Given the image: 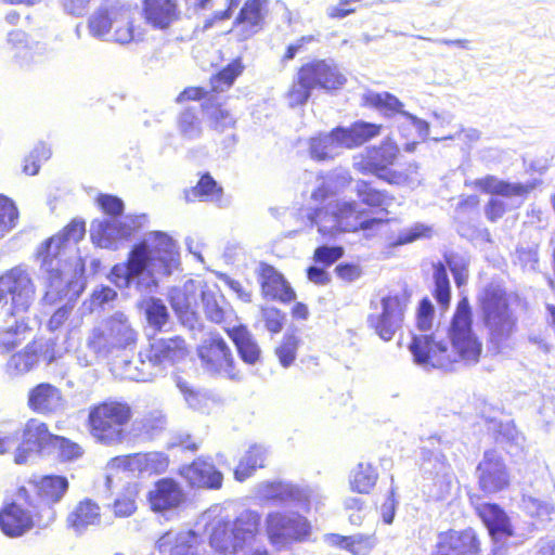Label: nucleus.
Returning a JSON list of instances; mask_svg holds the SVG:
<instances>
[{"label": "nucleus", "mask_w": 555, "mask_h": 555, "mask_svg": "<svg viewBox=\"0 0 555 555\" xmlns=\"http://www.w3.org/2000/svg\"><path fill=\"white\" fill-rule=\"evenodd\" d=\"M178 266L176 242L165 232L153 231L133 246L127 262L112 268L109 280L118 288L134 286L141 293H152L158 279L171 274Z\"/></svg>", "instance_id": "f257e3e1"}, {"label": "nucleus", "mask_w": 555, "mask_h": 555, "mask_svg": "<svg viewBox=\"0 0 555 555\" xmlns=\"http://www.w3.org/2000/svg\"><path fill=\"white\" fill-rule=\"evenodd\" d=\"M448 337L451 349L430 335H415L409 346L414 362L418 365L448 370L454 363L470 365L479 361L482 344L473 330L472 309L467 298H462L451 320Z\"/></svg>", "instance_id": "f03ea898"}, {"label": "nucleus", "mask_w": 555, "mask_h": 555, "mask_svg": "<svg viewBox=\"0 0 555 555\" xmlns=\"http://www.w3.org/2000/svg\"><path fill=\"white\" fill-rule=\"evenodd\" d=\"M86 227L83 221L73 220L56 235L47 240L38 250L41 259V276L46 285L42 300L48 305L55 304L72 291L78 295L83 288L82 276L85 263L80 257L69 260L59 258L65 250L76 246L83 237Z\"/></svg>", "instance_id": "7ed1b4c3"}, {"label": "nucleus", "mask_w": 555, "mask_h": 555, "mask_svg": "<svg viewBox=\"0 0 555 555\" xmlns=\"http://www.w3.org/2000/svg\"><path fill=\"white\" fill-rule=\"evenodd\" d=\"M261 515L251 509L240 513L233 521L217 519L211 524L209 544L229 555H273L263 543Z\"/></svg>", "instance_id": "20e7f679"}, {"label": "nucleus", "mask_w": 555, "mask_h": 555, "mask_svg": "<svg viewBox=\"0 0 555 555\" xmlns=\"http://www.w3.org/2000/svg\"><path fill=\"white\" fill-rule=\"evenodd\" d=\"M400 156L398 144L390 138L380 144L366 147L353 157V168L363 175L371 173L393 185L415 189L421 185L423 177L416 164H409L403 170L391 166Z\"/></svg>", "instance_id": "39448f33"}, {"label": "nucleus", "mask_w": 555, "mask_h": 555, "mask_svg": "<svg viewBox=\"0 0 555 555\" xmlns=\"http://www.w3.org/2000/svg\"><path fill=\"white\" fill-rule=\"evenodd\" d=\"M480 305L491 348L496 352L509 349L517 331V317L508 307L505 293L498 287H488Z\"/></svg>", "instance_id": "423d86ee"}, {"label": "nucleus", "mask_w": 555, "mask_h": 555, "mask_svg": "<svg viewBox=\"0 0 555 555\" xmlns=\"http://www.w3.org/2000/svg\"><path fill=\"white\" fill-rule=\"evenodd\" d=\"M185 341L180 337L154 339L150 347L139 353V364L126 363L125 376L135 382H150L163 373L166 365L185 358Z\"/></svg>", "instance_id": "0eeeda50"}, {"label": "nucleus", "mask_w": 555, "mask_h": 555, "mask_svg": "<svg viewBox=\"0 0 555 555\" xmlns=\"http://www.w3.org/2000/svg\"><path fill=\"white\" fill-rule=\"evenodd\" d=\"M382 126L372 122L357 121L349 127H337L330 133L319 134L310 139V156L317 160L333 159L344 149H353L379 135Z\"/></svg>", "instance_id": "6e6552de"}, {"label": "nucleus", "mask_w": 555, "mask_h": 555, "mask_svg": "<svg viewBox=\"0 0 555 555\" xmlns=\"http://www.w3.org/2000/svg\"><path fill=\"white\" fill-rule=\"evenodd\" d=\"M132 410L126 402L106 400L89 409L88 425L95 441L105 446H117L126 439V426Z\"/></svg>", "instance_id": "1a4fd4ad"}, {"label": "nucleus", "mask_w": 555, "mask_h": 555, "mask_svg": "<svg viewBox=\"0 0 555 555\" xmlns=\"http://www.w3.org/2000/svg\"><path fill=\"white\" fill-rule=\"evenodd\" d=\"M36 299V285L30 272L16 266L0 275V312L23 320Z\"/></svg>", "instance_id": "9d476101"}, {"label": "nucleus", "mask_w": 555, "mask_h": 555, "mask_svg": "<svg viewBox=\"0 0 555 555\" xmlns=\"http://www.w3.org/2000/svg\"><path fill=\"white\" fill-rule=\"evenodd\" d=\"M138 332L129 318L122 312H115L99 322L87 337V347L99 357H107L114 350L134 346Z\"/></svg>", "instance_id": "9b49d317"}, {"label": "nucleus", "mask_w": 555, "mask_h": 555, "mask_svg": "<svg viewBox=\"0 0 555 555\" xmlns=\"http://www.w3.org/2000/svg\"><path fill=\"white\" fill-rule=\"evenodd\" d=\"M362 211L354 202L335 201L315 210L311 217L323 238L330 240L340 232L356 231L358 228L370 229L380 220H361Z\"/></svg>", "instance_id": "f8f14e48"}, {"label": "nucleus", "mask_w": 555, "mask_h": 555, "mask_svg": "<svg viewBox=\"0 0 555 555\" xmlns=\"http://www.w3.org/2000/svg\"><path fill=\"white\" fill-rule=\"evenodd\" d=\"M409 298L405 295H388L371 301L367 325L384 341H389L402 327Z\"/></svg>", "instance_id": "ddd939ff"}, {"label": "nucleus", "mask_w": 555, "mask_h": 555, "mask_svg": "<svg viewBox=\"0 0 555 555\" xmlns=\"http://www.w3.org/2000/svg\"><path fill=\"white\" fill-rule=\"evenodd\" d=\"M88 29L92 37L101 40L125 44L133 39L128 11L117 7L100 8L93 12L88 18Z\"/></svg>", "instance_id": "4468645a"}, {"label": "nucleus", "mask_w": 555, "mask_h": 555, "mask_svg": "<svg viewBox=\"0 0 555 555\" xmlns=\"http://www.w3.org/2000/svg\"><path fill=\"white\" fill-rule=\"evenodd\" d=\"M422 470L431 476L433 488L428 496L433 500H442L450 492L451 473L444 455L441 451V442L437 437H428L422 441Z\"/></svg>", "instance_id": "2eb2a0df"}, {"label": "nucleus", "mask_w": 555, "mask_h": 555, "mask_svg": "<svg viewBox=\"0 0 555 555\" xmlns=\"http://www.w3.org/2000/svg\"><path fill=\"white\" fill-rule=\"evenodd\" d=\"M29 486L37 499L29 501V505L37 509V526L46 528L56 518L53 505L62 500L68 490V480L62 476H44Z\"/></svg>", "instance_id": "dca6fc26"}, {"label": "nucleus", "mask_w": 555, "mask_h": 555, "mask_svg": "<svg viewBox=\"0 0 555 555\" xmlns=\"http://www.w3.org/2000/svg\"><path fill=\"white\" fill-rule=\"evenodd\" d=\"M270 544L282 548L292 542L302 541L310 534V524L296 513L270 512L264 519Z\"/></svg>", "instance_id": "f3484780"}, {"label": "nucleus", "mask_w": 555, "mask_h": 555, "mask_svg": "<svg viewBox=\"0 0 555 555\" xmlns=\"http://www.w3.org/2000/svg\"><path fill=\"white\" fill-rule=\"evenodd\" d=\"M144 219L145 216L142 215L94 220L90 229L91 240L101 248L116 249L120 242L128 240L138 228L142 227Z\"/></svg>", "instance_id": "a211bd4d"}, {"label": "nucleus", "mask_w": 555, "mask_h": 555, "mask_svg": "<svg viewBox=\"0 0 555 555\" xmlns=\"http://www.w3.org/2000/svg\"><path fill=\"white\" fill-rule=\"evenodd\" d=\"M53 436L44 422L34 417L27 420L21 425V441L14 449V463L25 465L50 449Z\"/></svg>", "instance_id": "6ab92c4d"}, {"label": "nucleus", "mask_w": 555, "mask_h": 555, "mask_svg": "<svg viewBox=\"0 0 555 555\" xmlns=\"http://www.w3.org/2000/svg\"><path fill=\"white\" fill-rule=\"evenodd\" d=\"M256 493L263 501L293 502L306 509H309L313 503H319L322 499V494L317 488L299 487L282 481L261 482L257 486Z\"/></svg>", "instance_id": "aec40b11"}, {"label": "nucleus", "mask_w": 555, "mask_h": 555, "mask_svg": "<svg viewBox=\"0 0 555 555\" xmlns=\"http://www.w3.org/2000/svg\"><path fill=\"white\" fill-rule=\"evenodd\" d=\"M198 357L206 370L224 377L236 379L240 377L234 365V358L225 340L219 335H211L204 339L198 347Z\"/></svg>", "instance_id": "412c9836"}, {"label": "nucleus", "mask_w": 555, "mask_h": 555, "mask_svg": "<svg viewBox=\"0 0 555 555\" xmlns=\"http://www.w3.org/2000/svg\"><path fill=\"white\" fill-rule=\"evenodd\" d=\"M480 490L486 494L504 491L511 485V474L502 457L495 450H487L476 468Z\"/></svg>", "instance_id": "4be33fe9"}, {"label": "nucleus", "mask_w": 555, "mask_h": 555, "mask_svg": "<svg viewBox=\"0 0 555 555\" xmlns=\"http://www.w3.org/2000/svg\"><path fill=\"white\" fill-rule=\"evenodd\" d=\"M470 185L485 193L500 196L509 204V208L520 207L535 188L533 182H509L491 175L474 180Z\"/></svg>", "instance_id": "5701e85b"}, {"label": "nucleus", "mask_w": 555, "mask_h": 555, "mask_svg": "<svg viewBox=\"0 0 555 555\" xmlns=\"http://www.w3.org/2000/svg\"><path fill=\"white\" fill-rule=\"evenodd\" d=\"M301 79H308L314 88L335 90L343 87L346 77L332 61H314L300 67Z\"/></svg>", "instance_id": "b1692460"}, {"label": "nucleus", "mask_w": 555, "mask_h": 555, "mask_svg": "<svg viewBox=\"0 0 555 555\" xmlns=\"http://www.w3.org/2000/svg\"><path fill=\"white\" fill-rule=\"evenodd\" d=\"M478 541L472 530L440 533L433 555H474Z\"/></svg>", "instance_id": "393cba45"}, {"label": "nucleus", "mask_w": 555, "mask_h": 555, "mask_svg": "<svg viewBox=\"0 0 555 555\" xmlns=\"http://www.w3.org/2000/svg\"><path fill=\"white\" fill-rule=\"evenodd\" d=\"M149 501L154 512L164 513L179 507L184 501V493L175 480L164 478L150 491Z\"/></svg>", "instance_id": "a878e982"}, {"label": "nucleus", "mask_w": 555, "mask_h": 555, "mask_svg": "<svg viewBox=\"0 0 555 555\" xmlns=\"http://www.w3.org/2000/svg\"><path fill=\"white\" fill-rule=\"evenodd\" d=\"M28 406L38 414H52L64 408L62 392L49 383H41L28 392Z\"/></svg>", "instance_id": "bb28decb"}, {"label": "nucleus", "mask_w": 555, "mask_h": 555, "mask_svg": "<svg viewBox=\"0 0 555 555\" xmlns=\"http://www.w3.org/2000/svg\"><path fill=\"white\" fill-rule=\"evenodd\" d=\"M180 474L192 487L219 489L222 486V474L211 463L202 459L183 466Z\"/></svg>", "instance_id": "cd10ccee"}, {"label": "nucleus", "mask_w": 555, "mask_h": 555, "mask_svg": "<svg viewBox=\"0 0 555 555\" xmlns=\"http://www.w3.org/2000/svg\"><path fill=\"white\" fill-rule=\"evenodd\" d=\"M198 535L192 531H168L163 534L156 546L163 555H197Z\"/></svg>", "instance_id": "c85d7f7f"}, {"label": "nucleus", "mask_w": 555, "mask_h": 555, "mask_svg": "<svg viewBox=\"0 0 555 555\" xmlns=\"http://www.w3.org/2000/svg\"><path fill=\"white\" fill-rule=\"evenodd\" d=\"M262 294L266 297L289 302L295 298V292L272 266L260 263L258 269Z\"/></svg>", "instance_id": "c756f323"}, {"label": "nucleus", "mask_w": 555, "mask_h": 555, "mask_svg": "<svg viewBox=\"0 0 555 555\" xmlns=\"http://www.w3.org/2000/svg\"><path fill=\"white\" fill-rule=\"evenodd\" d=\"M37 524L29 512L17 503H11L0 512V528L2 532L11 538H16L28 532Z\"/></svg>", "instance_id": "7c9ffc66"}, {"label": "nucleus", "mask_w": 555, "mask_h": 555, "mask_svg": "<svg viewBox=\"0 0 555 555\" xmlns=\"http://www.w3.org/2000/svg\"><path fill=\"white\" fill-rule=\"evenodd\" d=\"M66 524L76 534L85 533L90 527L101 524V508L98 503L85 499L77 503L66 518Z\"/></svg>", "instance_id": "2f4dec72"}, {"label": "nucleus", "mask_w": 555, "mask_h": 555, "mask_svg": "<svg viewBox=\"0 0 555 555\" xmlns=\"http://www.w3.org/2000/svg\"><path fill=\"white\" fill-rule=\"evenodd\" d=\"M180 15L175 0H145L144 16L151 26L166 29L175 23Z\"/></svg>", "instance_id": "473e14b6"}, {"label": "nucleus", "mask_w": 555, "mask_h": 555, "mask_svg": "<svg viewBox=\"0 0 555 555\" xmlns=\"http://www.w3.org/2000/svg\"><path fill=\"white\" fill-rule=\"evenodd\" d=\"M201 298L207 318L218 324L225 323L230 326L233 311L229 308L224 297L216 287L203 286Z\"/></svg>", "instance_id": "72a5a7b5"}, {"label": "nucleus", "mask_w": 555, "mask_h": 555, "mask_svg": "<svg viewBox=\"0 0 555 555\" xmlns=\"http://www.w3.org/2000/svg\"><path fill=\"white\" fill-rule=\"evenodd\" d=\"M325 541L327 544L346 550L353 555H367L377 544L375 534L363 533H357L348 537L332 533L325 535Z\"/></svg>", "instance_id": "f704fd0d"}, {"label": "nucleus", "mask_w": 555, "mask_h": 555, "mask_svg": "<svg viewBox=\"0 0 555 555\" xmlns=\"http://www.w3.org/2000/svg\"><path fill=\"white\" fill-rule=\"evenodd\" d=\"M185 199L188 202L196 199L211 202L219 207L229 205V202L223 197L222 188L209 173L203 175L194 188L185 191Z\"/></svg>", "instance_id": "c9c22d12"}, {"label": "nucleus", "mask_w": 555, "mask_h": 555, "mask_svg": "<svg viewBox=\"0 0 555 555\" xmlns=\"http://www.w3.org/2000/svg\"><path fill=\"white\" fill-rule=\"evenodd\" d=\"M203 285L193 280L186 281L182 287H175L170 291V302L173 310L179 313H193L197 307Z\"/></svg>", "instance_id": "e433bc0d"}, {"label": "nucleus", "mask_w": 555, "mask_h": 555, "mask_svg": "<svg viewBox=\"0 0 555 555\" xmlns=\"http://www.w3.org/2000/svg\"><path fill=\"white\" fill-rule=\"evenodd\" d=\"M224 330L233 340L242 360L248 364H255L261 354L260 348L253 335L243 325L224 326Z\"/></svg>", "instance_id": "4c0bfd02"}, {"label": "nucleus", "mask_w": 555, "mask_h": 555, "mask_svg": "<svg viewBox=\"0 0 555 555\" xmlns=\"http://www.w3.org/2000/svg\"><path fill=\"white\" fill-rule=\"evenodd\" d=\"M262 21L261 0H248L242 8L235 21V28L240 35L246 39L260 29Z\"/></svg>", "instance_id": "58836bf2"}, {"label": "nucleus", "mask_w": 555, "mask_h": 555, "mask_svg": "<svg viewBox=\"0 0 555 555\" xmlns=\"http://www.w3.org/2000/svg\"><path fill=\"white\" fill-rule=\"evenodd\" d=\"M42 346L36 343L28 344L22 351L10 357L7 362V372L11 376H20L31 371L39 363Z\"/></svg>", "instance_id": "ea45409f"}, {"label": "nucleus", "mask_w": 555, "mask_h": 555, "mask_svg": "<svg viewBox=\"0 0 555 555\" xmlns=\"http://www.w3.org/2000/svg\"><path fill=\"white\" fill-rule=\"evenodd\" d=\"M268 450L260 444H253L240 459L235 469L234 478L244 481L251 477L258 468L264 467Z\"/></svg>", "instance_id": "a19ab883"}, {"label": "nucleus", "mask_w": 555, "mask_h": 555, "mask_svg": "<svg viewBox=\"0 0 555 555\" xmlns=\"http://www.w3.org/2000/svg\"><path fill=\"white\" fill-rule=\"evenodd\" d=\"M477 512L491 535L512 534L508 517L499 505L482 504L477 507Z\"/></svg>", "instance_id": "79ce46f5"}, {"label": "nucleus", "mask_w": 555, "mask_h": 555, "mask_svg": "<svg viewBox=\"0 0 555 555\" xmlns=\"http://www.w3.org/2000/svg\"><path fill=\"white\" fill-rule=\"evenodd\" d=\"M378 479L375 467L370 463H359L350 474L349 483L352 491L369 493Z\"/></svg>", "instance_id": "37998d69"}, {"label": "nucleus", "mask_w": 555, "mask_h": 555, "mask_svg": "<svg viewBox=\"0 0 555 555\" xmlns=\"http://www.w3.org/2000/svg\"><path fill=\"white\" fill-rule=\"evenodd\" d=\"M363 99L367 105L377 108L388 117L395 114H400L402 116V112H404L402 109L403 103L398 98L388 92L369 91L364 94Z\"/></svg>", "instance_id": "c03bdc74"}, {"label": "nucleus", "mask_w": 555, "mask_h": 555, "mask_svg": "<svg viewBox=\"0 0 555 555\" xmlns=\"http://www.w3.org/2000/svg\"><path fill=\"white\" fill-rule=\"evenodd\" d=\"M354 191L361 203L370 207L386 208L393 202L392 196L373 188L370 182L364 180L356 181Z\"/></svg>", "instance_id": "a18cd8bd"}, {"label": "nucleus", "mask_w": 555, "mask_h": 555, "mask_svg": "<svg viewBox=\"0 0 555 555\" xmlns=\"http://www.w3.org/2000/svg\"><path fill=\"white\" fill-rule=\"evenodd\" d=\"M139 489L137 483H129L124 492L114 500L112 509L116 517H130L137 511Z\"/></svg>", "instance_id": "49530a36"}, {"label": "nucleus", "mask_w": 555, "mask_h": 555, "mask_svg": "<svg viewBox=\"0 0 555 555\" xmlns=\"http://www.w3.org/2000/svg\"><path fill=\"white\" fill-rule=\"evenodd\" d=\"M243 68L244 67L240 59L232 61L227 67L210 79L211 89L216 92H221L230 88L236 77L242 74Z\"/></svg>", "instance_id": "de8ad7c7"}, {"label": "nucleus", "mask_w": 555, "mask_h": 555, "mask_svg": "<svg viewBox=\"0 0 555 555\" xmlns=\"http://www.w3.org/2000/svg\"><path fill=\"white\" fill-rule=\"evenodd\" d=\"M313 87L308 79H301V69L298 70L289 90L286 93V100L291 107L304 105L311 95Z\"/></svg>", "instance_id": "09e8293b"}, {"label": "nucleus", "mask_w": 555, "mask_h": 555, "mask_svg": "<svg viewBox=\"0 0 555 555\" xmlns=\"http://www.w3.org/2000/svg\"><path fill=\"white\" fill-rule=\"evenodd\" d=\"M205 114L210 127L218 132H223L235 125V118L232 114L220 105H206Z\"/></svg>", "instance_id": "8fccbe9b"}, {"label": "nucleus", "mask_w": 555, "mask_h": 555, "mask_svg": "<svg viewBox=\"0 0 555 555\" xmlns=\"http://www.w3.org/2000/svg\"><path fill=\"white\" fill-rule=\"evenodd\" d=\"M21 424L15 420L0 422V455L9 453L20 437Z\"/></svg>", "instance_id": "3c124183"}, {"label": "nucleus", "mask_w": 555, "mask_h": 555, "mask_svg": "<svg viewBox=\"0 0 555 555\" xmlns=\"http://www.w3.org/2000/svg\"><path fill=\"white\" fill-rule=\"evenodd\" d=\"M176 386L179 388L184 397L186 404L196 411H203L208 398L205 393L196 390L186 379L181 376H176Z\"/></svg>", "instance_id": "603ef678"}, {"label": "nucleus", "mask_w": 555, "mask_h": 555, "mask_svg": "<svg viewBox=\"0 0 555 555\" xmlns=\"http://www.w3.org/2000/svg\"><path fill=\"white\" fill-rule=\"evenodd\" d=\"M521 508L530 517L538 518L542 521L548 519L554 512V506L550 502L532 495L522 496Z\"/></svg>", "instance_id": "864d4df0"}, {"label": "nucleus", "mask_w": 555, "mask_h": 555, "mask_svg": "<svg viewBox=\"0 0 555 555\" xmlns=\"http://www.w3.org/2000/svg\"><path fill=\"white\" fill-rule=\"evenodd\" d=\"M433 235V228L424 223H415L401 230L398 236L391 241V246L411 244L417 240L429 238Z\"/></svg>", "instance_id": "5fc2aeb1"}, {"label": "nucleus", "mask_w": 555, "mask_h": 555, "mask_svg": "<svg viewBox=\"0 0 555 555\" xmlns=\"http://www.w3.org/2000/svg\"><path fill=\"white\" fill-rule=\"evenodd\" d=\"M145 313L149 324L156 330H162L169 318L167 307L163 300L153 297L145 301Z\"/></svg>", "instance_id": "6e6d98bb"}, {"label": "nucleus", "mask_w": 555, "mask_h": 555, "mask_svg": "<svg viewBox=\"0 0 555 555\" xmlns=\"http://www.w3.org/2000/svg\"><path fill=\"white\" fill-rule=\"evenodd\" d=\"M299 339L294 334H285L275 349V354L283 367H288L296 359Z\"/></svg>", "instance_id": "4d7b16f0"}, {"label": "nucleus", "mask_w": 555, "mask_h": 555, "mask_svg": "<svg viewBox=\"0 0 555 555\" xmlns=\"http://www.w3.org/2000/svg\"><path fill=\"white\" fill-rule=\"evenodd\" d=\"M50 449L56 450L62 461H74L82 455V448L78 443L57 435L53 436Z\"/></svg>", "instance_id": "13d9d810"}, {"label": "nucleus", "mask_w": 555, "mask_h": 555, "mask_svg": "<svg viewBox=\"0 0 555 555\" xmlns=\"http://www.w3.org/2000/svg\"><path fill=\"white\" fill-rule=\"evenodd\" d=\"M17 218L18 211L14 203L0 194V235L11 231L15 227Z\"/></svg>", "instance_id": "bf43d9fd"}, {"label": "nucleus", "mask_w": 555, "mask_h": 555, "mask_svg": "<svg viewBox=\"0 0 555 555\" xmlns=\"http://www.w3.org/2000/svg\"><path fill=\"white\" fill-rule=\"evenodd\" d=\"M178 127L180 134L188 140L197 139L202 134L201 121L191 109H186L181 113Z\"/></svg>", "instance_id": "052dcab7"}, {"label": "nucleus", "mask_w": 555, "mask_h": 555, "mask_svg": "<svg viewBox=\"0 0 555 555\" xmlns=\"http://www.w3.org/2000/svg\"><path fill=\"white\" fill-rule=\"evenodd\" d=\"M435 297L441 306H448L450 302V282L446 268L439 263L435 266Z\"/></svg>", "instance_id": "680f3d73"}, {"label": "nucleus", "mask_w": 555, "mask_h": 555, "mask_svg": "<svg viewBox=\"0 0 555 555\" xmlns=\"http://www.w3.org/2000/svg\"><path fill=\"white\" fill-rule=\"evenodd\" d=\"M51 156V150L43 143L38 144L25 158L23 171L28 176H35L40 169V164Z\"/></svg>", "instance_id": "e2e57ef3"}, {"label": "nucleus", "mask_w": 555, "mask_h": 555, "mask_svg": "<svg viewBox=\"0 0 555 555\" xmlns=\"http://www.w3.org/2000/svg\"><path fill=\"white\" fill-rule=\"evenodd\" d=\"M8 43L12 50L15 51V55L22 57L24 61H34L30 50L33 47L28 44L27 35L22 30H12L8 34Z\"/></svg>", "instance_id": "0e129e2a"}, {"label": "nucleus", "mask_w": 555, "mask_h": 555, "mask_svg": "<svg viewBox=\"0 0 555 555\" xmlns=\"http://www.w3.org/2000/svg\"><path fill=\"white\" fill-rule=\"evenodd\" d=\"M28 330L26 322L15 320L14 324L8 325L3 333L0 334V348L10 350L20 344V339H12L11 335H23Z\"/></svg>", "instance_id": "69168bd1"}, {"label": "nucleus", "mask_w": 555, "mask_h": 555, "mask_svg": "<svg viewBox=\"0 0 555 555\" xmlns=\"http://www.w3.org/2000/svg\"><path fill=\"white\" fill-rule=\"evenodd\" d=\"M435 309L427 298L422 299L416 313V324L421 331H429L433 326Z\"/></svg>", "instance_id": "338daca9"}, {"label": "nucleus", "mask_w": 555, "mask_h": 555, "mask_svg": "<svg viewBox=\"0 0 555 555\" xmlns=\"http://www.w3.org/2000/svg\"><path fill=\"white\" fill-rule=\"evenodd\" d=\"M144 468L147 474H160L168 466V457L162 452L143 453Z\"/></svg>", "instance_id": "774afa93"}]
</instances>
